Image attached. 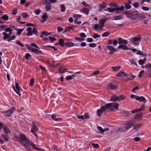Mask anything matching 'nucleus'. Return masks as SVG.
Returning <instances> with one entry per match:
<instances>
[{
    "label": "nucleus",
    "mask_w": 151,
    "mask_h": 151,
    "mask_svg": "<svg viewBox=\"0 0 151 151\" xmlns=\"http://www.w3.org/2000/svg\"><path fill=\"white\" fill-rule=\"evenodd\" d=\"M89 11L90 10L88 9L85 7L83 8L82 9L80 10V12H82L87 15L89 14Z\"/></svg>",
    "instance_id": "15"
},
{
    "label": "nucleus",
    "mask_w": 151,
    "mask_h": 151,
    "mask_svg": "<svg viewBox=\"0 0 151 151\" xmlns=\"http://www.w3.org/2000/svg\"><path fill=\"white\" fill-rule=\"evenodd\" d=\"M60 7L61 8L60 9V11H61V12H64L65 9V5L63 4H62L60 5Z\"/></svg>",
    "instance_id": "37"
},
{
    "label": "nucleus",
    "mask_w": 151,
    "mask_h": 151,
    "mask_svg": "<svg viewBox=\"0 0 151 151\" xmlns=\"http://www.w3.org/2000/svg\"><path fill=\"white\" fill-rule=\"evenodd\" d=\"M145 108V105L144 104H143L141 106V107L140 108H139L138 109V110L139 111H140L142 110H143Z\"/></svg>",
    "instance_id": "53"
},
{
    "label": "nucleus",
    "mask_w": 151,
    "mask_h": 151,
    "mask_svg": "<svg viewBox=\"0 0 151 151\" xmlns=\"http://www.w3.org/2000/svg\"><path fill=\"white\" fill-rule=\"evenodd\" d=\"M31 49L32 51L34 53L36 54L37 55L38 54H41V53L42 51L37 49L32 48V49Z\"/></svg>",
    "instance_id": "20"
},
{
    "label": "nucleus",
    "mask_w": 151,
    "mask_h": 151,
    "mask_svg": "<svg viewBox=\"0 0 151 151\" xmlns=\"http://www.w3.org/2000/svg\"><path fill=\"white\" fill-rule=\"evenodd\" d=\"M46 3L45 8V10L47 12H49L51 9V4L50 3L47 2V0H45Z\"/></svg>",
    "instance_id": "13"
},
{
    "label": "nucleus",
    "mask_w": 151,
    "mask_h": 151,
    "mask_svg": "<svg viewBox=\"0 0 151 151\" xmlns=\"http://www.w3.org/2000/svg\"><path fill=\"white\" fill-rule=\"evenodd\" d=\"M135 77V76H134L133 75H130L128 77V78L129 79V80H132L134 79Z\"/></svg>",
    "instance_id": "50"
},
{
    "label": "nucleus",
    "mask_w": 151,
    "mask_h": 151,
    "mask_svg": "<svg viewBox=\"0 0 151 151\" xmlns=\"http://www.w3.org/2000/svg\"><path fill=\"white\" fill-rule=\"evenodd\" d=\"M57 29L58 32H60L63 31V28L62 27H57Z\"/></svg>",
    "instance_id": "56"
},
{
    "label": "nucleus",
    "mask_w": 151,
    "mask_h": 151,
    "mask_svg": "<svg viewBox=\"0 0 151 151\" xmlns=\"http://www.w3.org/2000/svg\"><path fill=\"white\" fill-rule=\"evenodd\" d=\"M1 137L3 138L4 140L6 141H8V139L6 136L2 134Z\"/></svg>",
    "instance_id": "48"
},
{
    "label": "nucleus",
    "mask_w": 151,
    "mask_h": 151,
    "mask_svg": "<svg viewBox=\"0 0 151 151\" xmlns=\"http://www.w3.org/2000/svg\"><path fill=\"white\" fill-rule=\"evenodd\" d=\"M84 119H88L89 117V114L88 113H85L84 114Z\"/></svg>",
    "instance_id": "47"
},
{
    "label": "nucleus",
    "mask_w": 151,
    "mask_h": 151,
    "mask_svg": "<svg viewBox=\"0 0 151 151\" xmlns=\"http://www.w3.org/2000/svg\"><path fill=\"white\" fill-rule=\"evenodd\" d=\"M41 10L39 9L36 10L35 11V13L37 15H39L41 13Z\"/></svg>",
    "instance_id": "46"
},
{
    "label": "nucleus",
    "mask_w": 151,
    "mask_h": 151,
    "mask_svg": "<svg viewBox=\"0 0 151 151\" xmlns=\"http://www.w3.org/2000/svg\"><path fill=\"white\" fill-rule=\"evenodd\" d=\"M106 47L110 51L109 54L110 55H112L114 53L117 51V50L111 46L107 45Z\"/></svg>",
    "instance_id": "9"
},
{
    "label": "nucleus",
    "mask_w": 151,
    "mask_h": 151,
    "mask_svg": "<svg viewBox=\"0 0 151 151\" xmlns=\"http://www.w3.org/2000/svg\"><path fill=\"white\" fill-rule=\"evenodd\" d=\"M66 70L65 69H62L61 67H60L59 70V73L60 74H62L66 72Z\"/></svg>",
    "instance_id": "34"
},
{
    "label": "nucleus",
    "mask_w": 151,
    "mask_h": 151,
    "mask_svg": "<svg viewBox=\"0 0 151 151\" xmlns=\"http://www.w3.org/2000/svg\"><path fill=\"white\" fill-rule=\"evenodd\" d=\"M32 123V125L30 132L31 133L36 132L38 130V128L35 123L33 122Z\"/></svg>",
    "instance_id": "12"
},
{
    "label": "nucleus",
    "mask_w": 151,
    "mask_h": 151,
    "mask_svg": "<svg viewBox=\"0 0 151 151\" xmlns=\"http://www.w3.org/2000/svg\"><path fill=\"white\" fill-rule=\"evenodd\" d=\"M97 128L99 130L100 133L101 134H102L104 133V129L101 127L98 126L97 127Z\"/></svg>",
    "instance_id": "39"
},
{
    "label": "nucleus",
    "mask_w": 151,
    "mask_h": 151,
    "mask_svg": "<svg viewBox=\"0 0 151 151\" xmlns=\"http://www.w3.org/2000/svg\"><path fill=\"white\" fill-rule=\"evenodd\" d=\"M80 36L81 37L85 38L86 37V35L84 33L82 32L80 34Z\"/></svg>",
    "instance_id": "59"
},
{
    "label": "nucleus",
    "mask_w": 151,
    "mask_h": 151,
    "mask_svg": "<svg viewBox=\"0 0 151 151\" xmlns=\"http://www.w3.org/2000/svg\"><path fill=\"white\" fill-rule=\"evenodd\" d=\"M16 111L15 108L13 107L9 109L7 111H3V115L5 116L10 117L12 116V114L14 113Z\"/></svg>",
    "instance_id": "6"
},
{
    "label": "nucleus",
    "mask_w": 151,
    "mask_h": 151,
    "mask_svg": "<svg viewBox=\"0 0 151 151\" xmlns=\"http://www.w3.org/2000/svg\"><path fill=\"white\" fill-rule=\"evenodd\" d=\"M107 18H105L102 19L99 22V23L100 24V29H102L104 26V24L107 20Z\"/></svg>",
    "instance_id": "11"
},
{
    "label": "nucleus",
    "mask_w": 151,
    "mask_h": 151,
    "mask_svg": "<svg viewBox=\"0 0 151 151\" xmlns=\"http://www.w3.org/2000/svg\"><path fill=\"white\" fill-rule=\"evenodd\" d=\"M72 79V77L71 75H68L66 77V80L67 81L70 80Z\"/></svg>",
    "instance_id": "55"
},
{
    "label": "nucleus",
    "mask_w": 151,
    "mask_h": 151,
    "mask_svg": "<svg viewBox=\"0 0 151 151\" xmlns=\"http://www.w3.org/2000/svg\"><path fill=\"white\" fill-rule=\"evenodd\" d=\"M31 56V55L29 53H26L25 55V58L27 60L29 59V57Z\"/></svg>",
    "instance_id": "52"
},
{
    "label": "nucleus",
    "mask_w": 151,
    "mask_h": 151,
    "mask_svg": "<svg viewBox=\"0 0 151 151\" xmlns=\"http://www.w3.org/2000/svg\"><path fill=\"white\" fill-rule=\"evenodd\" d=\"M118 44L120 45H122L123 44L124 45H126L128 43V41L127 40H125L122 38H119L118 39Z\"/></svg>",
    "instance_id": "10"
},
{
    "label": "nucleus",
    "mask_w": 151,
    "mask_h": 151,
    "mask_svg": "<svg viewBox=\"0 0 151 151\" xmlns=\"http://www.w3.org/2000/svg\"><path fill=\"white\" fill-rule=\"evenodd\" d=\"M135 123V122L134 120H131L127 122L124 124V128H125L127 130H128L134 125Z\"/></svg>",
    "instance_id": "7"
},
{
    "label": "nucleus",
    "mask_w": 151,
    "mask_h": 151,
    "mask_svg": "<svg viewBox=\"0 0 151 151\" xmlns=\"http://www.w3.org/2000/svg\"><path fill=\"white\" fill-rule=\"evenodd\" d=\"M115 8H107V11L109 12H113L115 11Z\"/></svg>",
    "instance_id": "41"
},
{
    "label": "nucleus",
    "mask_w": 151,
    "mask_h": 151,
    "mask_svg": "<svg viewBox=\"0 0 151 151\" xmlns=\"http://www.w3.org/2000/svg\"><path fill=\"white\" fill-rule=\"evenodd\" d=\"M4 30L5 31L7 32L13 31V29L9 27H8L5 28Z\"/></svg>",
    "instance_id": "57"
},
{
    "label": "nucleus",
    "mask_w": 151,
    "mask_h": 151,
    "mask_svg": "<svg viewBox=\"0 0 151 151\" xmlns=\"http://www.w3.org/2000/svg\"><path fill=\"white\" fill-rule=\"evenodd\" d=\"M65 45L69 47L73 46L75 45L73 43L71 42H67L65 43Z\"/></svg>",
    "instance_id": "28"
},
{
    "label": "nucleus",
    "mask_w": 151,
    "mask_h": 151,
    "mask_svg": "<svg viewBox=\"0 0 151 151\" xmlns=\"http://www.w3.org/2000/svg\"><path fill=\"white\" fill-rule=\"evenodd\" d=\"M123 18L122 15L117 16L113 17L112 20H121Z\"/></svg>",
    "instance_id": "23"
},
{
    "label": "nucleus",
    "mask_w": 151,
    "mask_h": 151,
    "mask_svg": "<svg viewBox=\"0 0 151 151\" xmlns=\"http://www.w3.org/2000/svg\"><path fill=\"white\" fill-rule=\"evenodd\" d=\"M15 87L16 88V90H17L18 91H20V88L19 87V84L17 83H15Z\"/></svg>",
    "instance_id": "54"
},
{
    "label": "nucleus",
    "mask_w": 151,
    "mask_h": 151,
    "mask_svg": "<svg viewBox=\"0 0 151 151\" xmlns=\"http://www.w3.org/2000/svg\"><path fill=\"white\" fill-rule=\"evenodd\" d=\"M100 35L96 33H94L93 35V37L95 39L97 38L100 37Z\"/></svg>",
    "instance_id": "42"
},
{
    "label": "nucleus",
    "mask_w": 151,
    "mask_h": 151,
    "mask_svg": "<svg viewBox=\"0 0 151 151\" xmlns=\"http://www.w3.org/2000/svg\"><path fill=\"white\" fill-rule=\"evenodd\" d=\"M126 74L124 71H121L118 73L117 74V76L118 77L126 76Z\"/></svg>",
    "instance_id": "24"
},
{
    "label": "nucleus",
    "mask_w": 151,
    "mask_h": 151,
    "mask_svg": "<svg viewBox=\"0 0 151 151\" xmlns=\"http://www.w3.org/2000/svg\"><path fill=\"white\" fill-rule=\"evenodd\" d=\"M143 114L142 113H139L137 114H136L134 117L135 119H138V118L141 117L142 116Z\"/></svg>",
    "instance_id": "33"
},
{
    "label": "nucleus",
    "mask_w": 151,
    "mask_h": 151,
    "mask_svg": "<svg viewBox=\"0 0 151 151\" xmlns=\"http://www.w3.org/2000/svg\"><path fill=\"white\" fill-rule=\"evenodd\" d=\"M119 97L116 95H114L111 97L110 101H116L119 100Z\"/></svg>",
    "instance_id": "21"
},
{
    "label": "nucleus",
    "mask_w": 151,
    "mask_h": 151,
    "mask_svg": "<svg viewBox=\"0 0 151 151\" xmlns=\"http://www.w3.org/2000/svg\"><path fill=\"white\" fill-rule=\"evenodd\" d=\"M34 79H32L30 80L29 85L30 86H32L34 83Z\"/></svg>",
    "instance_id": "43"
},
{
    "label": "nucleus",
    "mask_w": 151,
    "mask_h": 151,
    "mask_svg": "<svg viewBox=\"0 0 151 151\" xmlns=\"http://www.w3.org/2000/svg\"><path fill=\"white\" fill-rule=\"evenodd\" d=\"M49 39L50 40L51 42H52L53 41L56 40V39L55 38L52 37L51 36L49 37Z\"/></svg>",
    "instance_id": "58"
},
{
    "label": "nucleus",
    "mask_w": 151,
    "mask_h": 151,
    "mask_svg": "<svg viewBox=\"0 0 151 151\" xmlns=\"http://www.w3.org/2000/svg\"><path fill=\"white\" fill-rule=\"evenodd\" d=\"M51 118L55 121H60L62 119L61 118H57L56 116L53 114L52 115Z\"/></svg>",
    "instance_id": "26"
},
{
    "label": "nucleus",
    "mask_w": 151,
    "mask_h": 151,
    "mask_svg": "<svg viewBox=\"0 0 151 151\" xmlns=\"http://www.w3.org/2000/svg\"><path fill=\"white\" fill-rule=\"evenodd\" d=\"M82 4L85 7H89V5L86 4L85 1H83L82 2Z\"/></svg>",
    "instance_id": "63"
},
{
    "label": "nucleus",
    "mask_w": 151,
    "mask_h": 151,
    "mask_svg": "<svg viewBox=\"0 0 151 151\" xmlns=\"http://www.w3.org/2000/svg\"><path fill=\"white\" fill-rule=\"evenodd\" d=\"M120 45L118 47V49H122L124 50H129V48H128L125 45Z\"/></svg>",
    "instance_id": "18"
},
{
    "label": "nucleus",
    "mask_w": 151,
    "mask_h": 151,
    "mask_svg": "<svg viewBox=\"0 0 151 151\" xmlns=\"http://www.w3.org/2000/svg\"><path fill=\"white\" fill-rule=\"evenodd\" d=\"M23 29H19L18 28L17 30H16L17 31V35H19L21 34V32L23 31Z\"/></svg>",
    "instance_id": "40"
},
{
    "label": "nucleus",
    "mask_w": 151,
    "mask_h": 151,
    "mask_svg": "<svg viewBox=\"0 0 151 151\" xmlns=\"http://www.w3.org/2000/svg\"><path fill=\"white\" fill-rule=\"evenodd\" d=\"M142 9L144 10V11H148L149 10V8L148 7H146V6H143L142 7Z\"/></svg>",
    "instance_id": "60"
},
{
    "label": "nucleus",
    "mask_w": 151,
    "mask_h": 151,
    "mask_svg": "<svg viewBox=\"0 0 151 151\" xmlns=\"http://www.w3.org/2000/svg\"><path fill=\"white\" fill-rule=\"evenodd\" d=\"M133 6L135 8H137L139 7V4L137 2H135L133 4Z\"/></svg>",
    "instance_id": "64"
},
{
    "label": "nucleus",
    "mask_w": 151,
    "mask_h": 151,
    "mask_svg": "<svg viewBox=\"0 0 151 151\" xmlns=\"http://www.w3.org/2000/svg\"><path fill=\"white\" fill-rule=\"evenodd\" d=\"M22 16L23 18H26L27 17L28 15L26 13H23L22 14Z\"/></svg>",
    "instance_id": "62"
},
{
    "label": "nucleus",
    "mask_w": 151,
    "mask_h": 151,
    "mask_svg": "<svg viewBox=\"0 0 151 151\" xmlns=\"http://www.w3.org/2000/svg\"><path fill=\"white\" fill-rule=\"evenodd\" d=\"M118 86V84L116 82H110L108 85L109 89L111 90L116 89Z\"/></svg>",
    "instance_id": "8"
},
{
    "label": "nucleus",
    "mask_w": 151,
    "mask_h": 151,
    "mask_svg": "<svg viewBox=\"0 0 151 151\" xmlns=\"http://www.w3.org/2000/svg\"><path fill=\"white\" fill-rule=\"evenodd\" d=\"M136 100L139 101L140 102L142 101L145 102L146 100L145 99L143 96H141L140 97L137 96L136 98Z\"/></svg>",
    "instance_id": "19"
},
{
    "label": "nucleus",
    "mask_w": 151,
    "mask_h": 151,
    "mask_svg": "<svg viewBox=\"0 0 151 151\" xmlns=\"http://www.w3.org/2000/svg\"><path fill=\"white\" fill-rule=\"evenodd\" d=\"M122 113L124 116H129L130 115V112L128 111H123Z\"/></svg>",
    "instance_id": "31"
},
{
    "label": "nucleus",
    "mask_w": 151,
    "mask_h": 151,
    "mask_svg": "<svg viewBox=\"0 0 151 151\" xmlns=\"http://www.w3.org/2000/svg\"><path fill=\"white\" fill-rule=\"evenodd\" d=\"M131 44H134L135 45L138 46L139 42L141 40V38L140 35L134 37H131L129 39Z\"/></svg>",
    "instance_id": "4"
},
{
    "label": "nucleus",
    "mask_w": 151,
    "mask_h": 151,
    "mask_svg": "<svg viewBox=\"0 0 151 151\" xmlns=\"http://www.w3.org/2000/svg\"><path fill=\"white\" fill-rule=\"evenodd\" d=\"M82 16V15L80 14H75L73 15V17L77 19L78 18H81Z\"/></svg>",
    "instance_id": "44"
},
{
    "label": "nucleus",
    "mask_w": 151,
    "mask_h": 151,
    "mask_svg": "<svg viewBox=\"0 0 151 151\" xmlns=\"http://www.w3.org/2000/svg\"><path fill=\"white\" fill-rule=\"evenodd\" d=\"M122 13L126 15V17L131 19L132 21H134L138 17L142 19H144L145 17V16L142 14H138L137 11H125Z\"/></svg>",
    "instance_id": "1"
},
{
    "label": "nucleus",
    "mask_w": 151,
    "mask_h": 151,
    "mask_svg": "<svg viewBox=\"0 0 151 151\" xmlns=\"http://www.w3.org/2000/svg\"><path fill=\"white\" fill-rule=\"evenodd\" d=\"M75 40L77 41H83L84 40V39L83 38H81L78 37H76L75 38Z\"/></svg>",
    "instance_id": "45"
},
{
    "label": "nucleus",
    "mask_w": 151,
    "mask_h": 151,
    "mask_svg": "<svg viewBox=\"0 0 151 151\" xmlns=\"http://www.w3.org/2000/svg\"><path fill=\"white\" fill-rule=\"evenodd\" d=\"M27 33L26 34L27 36H32L33 34L34 35H36L38 33L37 28L35 27H34L32 30V28L29 27L27 29Z\"/></svg>",
    "instance_id": "5"
},
{
    "label": "nucleus",
    "mask_w": 151,
    "mask_h": 151,
    "mask_svg": "<svg viewBox=\"0 0 151 151\" xmlns=\"http://www.w3.org/2000/svg\"><path fill=\"white\" fill-rule=\"evenodd\" d=\"M0 18L5 21H7L9 19V17L6 14H4L2 15L1 17H0Z\"/></svg>",
    "instance_id": "25"
},
{
    "label": "nucleus",
    "mask_w": 151,
    "mask_h": 151,
    "mask_svg": "<svg viewBox=\"0 0 151 151\" xmlns=\"http://www.w3.org/2000/svg\"><path fill=\"white\" fill-rule=\"evenodd\" d=\"M107 5L106 3L103 2L102 3L100 4L99 5V7L100 9L99 11H101V9H104L106 7Z\"/></svg>",
    "instance_id": "17"
},
{
    "label": "nucleus",
    "mask_w": 151,
    "mask_h": 151,
    "mask_svg": "<svg viewBox=\"0 0 151 151\" xmlns=\"http://www.w3.org/2000/svg\"><path fill=\"white\" fill-rule=\"evenodd\" d=\"M141 126V125L140 124H138L134 125L133 129L135 130H137L140 128Z\"/></svg>",
    "instance_id": "30"
},
{
    "label": "nucleus",
    "mask_w": 151,
    "mask_h": 151,
    "mask_svg": "<svg viewBox=\"0 0 151 151\" xmlns=\"http://www.w3.org/2000/svg\"><path fill=\"white\" fill-rule=\"evenodd\" d=\"M137 52L136 53L137 54L142 55L143 57H144L145 56V57L147 56L145 54L143 53L142 51L138 50Z\"/></svg>",
    "instance_id": "29"
},
{
    "label": "nucleus",
    "mask_w": 151,
    "mask_h": 151,
    "mask_svg": "<svg viewBox=\"0 0 151 151\" xmlns=\"http://www.w3.org/2000/svg\"><path fill=\"white\" fill-rule=\"evenodd\" d=\"M3 130L5 133L6 134L7 136L8 135V134H9L10 131L9 129L6 126H4L3 127Z\"/></svg>",
    "instance_id": "22"
},
{
    "label": "nucleus",
    "mask_w": 151,
    "mask_h": 151,
    "mask_svg": "<svg viewBox=\"0 0 151 151\" xmlns=\"http://www.w3.org/2000/svg\"><path fill=\"white\" fill-rule=\"evenodd\" d=\"M130 62V63L132 65H136V66H138L136 62H135V60L133 59H131L129 60Z\"/></svg>",
    "instance_id": "32"
},
{
    "label": "nucleus",
    "mask_w": 151,
    "mask_h": 151,
    "mask_svg": "<svg viewBox=\"0 0 151 151\" xmlns=\"http://www.w3.org/2000/svg\"><path fill=\"white\" fill-rule=\"evenodd\" d=\"M119 104L118 103L113 102L106 104L104 106L101 107L100 109H98L97 111V114L99 116H101L103 112L106 111V109L110 108L111 107H114L116 110H118Z\"/></svg>",
    "instance_id": "2"
},
{
    "label": "nucleus",
    "mask_w": 151,
    "mask_h": 151,
    "mask_svg": "<svg viewBox=\"0 0 151 151\" xmlns=\"http://www.w3.org/2000/svg\"><path fill=\"white\" fill-rule=\"evenodd\" d=\"M125 8L126 9H130L131 8V6L128 4L126 3L124 4Z\"/></svg>",
    "instance_id": "38"
},
{
    "label": "nucleus",
    "mask_w": 151,
    "mask_h": 151,
    "mask_svg": "<svg viewBox=\"0 0 151 151\" xmlns=\"http://www.w3.org/2000/svg\"><path fill=\"white\" fill-rule=\"evenodd\" d=\"M111 68L114 71H116L118 70L120 68L121 66H119L117 67H112Z\"/></svg>",
    "instance_id": "35"
},
{
    "label": "nucleus",
    "mask_w": 151,
    "mask_h": 151,
    "mask_svg": "<svg viewBox=\"0 0 151 151\" xmlns=\"http://www.w3.org/2000/svg\"><path fill=\"white\" fill-rule=\"evenodd\" d=\"M64 40L63 39L60 38L59 40V44L62 47L64 45Z\"/></svg>",
    "instance_id": "27"
},
{
    "label": "nucleus",
    "mask_w": 151,
    "mask_h": 151,
    "mask_svg": "<svg viewBox=\"0 0 151 151\" xmlns=\"http://www.w3.org/2000/svg\"><path fill=\"white\" fill-rule=\"evenodd\" d=\"M16 43L18 45L21 46L22 47H24V45L23 44H22L21 43V42H19V41L17 40Z\"/></svg>",
    "instance_id": "61"
},
{
    "label": "nucleus",
    "mask_w": 151,
    "mask_h": 151,
    "mask_svg": "<svg viewBox=\"0 0 151 151\" xmlns=\"http://www.w3.org/2000/svg\"><path fill=\"white\" fill-rule=\"evenodd\" d=\"M89 46L91 47H96V45L95 43H91L89 44Z\"/></svg>",
    "instance_id": "51"
},
{
    "label": "nucleus",
    "mask_w": 151,
    "mask_h": 151,
    "mask_svg": "<svg viewBox=\"0 0 151 151\" xmlns=\"http://www.w3.org/2000/svg\"><path fill=\"white\" fill-rule=\"evenodd\" d=\"M75 26H69L68 27H66L65 28V30L63 32V33L64 34L65 32H67L70 31V30H73L74 29Z\"/></svg>",
    "instance_id": "14"
},
{
    "label": "nucleus",
    "mask_w": 151,
    "mask_h": 151,
    "mask_svg": "<svg viewBox=\"0 0 151 151\" xmlns=\"http://www.w3.org/2000/svg\"><path fill=\"white\" fill-rule=\"evenodd\" d=\"M144 72V70H142V71H140L138 74V77L139 78L141 77L143 75Z\"/></svg>",
    "instance_id": "49"
},
{
    "label": "nucleus",
    "mask_w": 151,
    "mask_h": 151,
    "mask_svg": "<svg viewBox=\"0 0 151 151\" xmlns=\"http://www.w3.org/2000/svg\"><path fill=\"white\" fill-rule=\"evenodd\" d=\"M19 137L21 141L24 142L28 145L32 146V149L39 151H43L44 150L37 147L35 144L30 141L28 138L26 137L24 134H21L19 135Z\"/></svg>",
    "instance_id": "3"
},
{
    "label": "nucleus",
    "mask_w": 151,
    "mask_h": 151,
    "mask_svg": "<svg viewBox=\"0 0 151 151\" xmlns=\"http://www.w3.org/2000/svg\"><path fill=\"white\" fill-rule=\"evenodd\" d=\"M110 34V33L109 32H106L104 33L102 35V37H106L109 36Z\"/></svg>",
    "instance_id": "36"
},
{
    "label": "nucleus",
    "mask_w": 151,
    "mask_h": 151,
    "mask_svg": "<svg viewBox=\"0 0 151 151\" xmlns=\"http://www.w3.org/2000/svg\"><path fill=\"white\" fill-rule=\"evenodd\" d=\"M48 18V15L46 13H44L42 16V19L41 21L42 23H44L46 21L47 18Z\"/></svg>",
    "instance_id": "16"
}]
</instances>
